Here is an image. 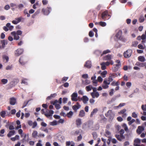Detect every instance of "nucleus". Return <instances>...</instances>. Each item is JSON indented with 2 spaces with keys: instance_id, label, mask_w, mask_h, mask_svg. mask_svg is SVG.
<instances>
[{
  "instance_id": "nucleus-2",
  "label": "nucleus",
  "mask_w": 146,
  "mask_h": 146,
  "mask_svg": "<svg viewBox=\"0 0 146 146\" xmlns=\"http://www.w3.org/2000/svg\"><path fill=\"white\" fill-rule=\"evenodd\" d=\"M106 116L109 119H113L115 116V114L111 110H109L105 114Z\"/></svg>"
},
{
  "instance_id": "nucleus-43",
  "label": "nucleus",
  "mask_w": 146,
  "mask_h": 146,
  "mask_svg": "<svg viewBox=\"0 0 146 146\" xmlns=\"http://www.w3.org/2000/svg\"><path fill=\"white\" fill-rule=\"evenodd\" d=\"M73 114V112L72 111H70L67 114V117L68 118H71Z\"/></svg>"
},
{
  "instance_id": "nucleus-7",
  "label": "nucleus",
  "mask_w": 146,
  "mask_h": 146,
  "mask_svg": "<svg viewBox=\"0 0 146 146\" xmlns=\"http://www.w3.org/2000/svg\"><path fill=\"white\" fill-rule=\"evenodd\" d=\"M23 50L22 48H19L16 50L15 52V56H18L23 53Z\"/></svg>"
},
{
  "instance_id": "nucleus-61",
  "label": "nucleus",
  "mask_w": 146,
  "mask_h": 146,
  "mask_svg": "<svg viewBox=\"0 0 146 146\" xmlns=\"http://www.w3.org/2000/svg\"><path fill=\"white\" fill-rule=\"evenodd\" d=\"M92 135H93V137H94V139H96L97 137V135L96 134V133L95 132H93L92 133Z\"/></svg>"
},
{
  "instance_id": "nucleus-1",
  "label": "nucleus",
  "mask_w": 146,
  "mask_h": 146,
  "mask_svg": "<svg viewBox=\"0 0 146 146\" xmlns=\"http://www.w3.org/2000/svg\"><path fill=\"white\" fill-rule=\"evenodd\" d=\"M110 15L107 11L103 12L101 14L102 19L104 21H105L109 19Z\"/></svg>"
},
{
  "instance_id": "nucleus-15",
  "label": "nucleus",
  "mask_w": 146,
  "mask_h": 146,
  "mask_svg": "<svg viewBox=\"0 0 146 146\" xmlns=\"http://www.w3.org/2000/svg\"><path fill=\"white\" fill-rule=\"evenodd\" d=\"M11 35L14 36V38L15 40H18L19 38V36L17 34L15 31H13L11 33Z\"/></svg>"
},
{
  "instance_id": "nucleus-48",
  "label": "nucleus",
  "mask_w": 146,
  "mask_h": 146,
  "mask_svg": "<svg viewBox=\"0 0 146 146\" xmlns=\"http://www.w3.org/2000/svg\"><path fill=\"white\" fill-rule=\"evenodd\" d=\"M131 119H127L128 121H129L128 124L129 125H131L133 122H134L135 121L134 119H132L131 121Z\"/></svg>"
},
{
  "instance_id": "nucleus-58",
  "label": "nucleus",
  "mask_w": 146,
  "mask_h": 146,
  "mask_svg": "<svg viewBox=\"0 0 146 146\" xmlns=\"http://www.w3.org/2000/svg\"><path fill=\"white\" fill-rule=\"evenodd\" d=\"M58 102V101L57 100H55L54 101H52L51 102V104H52L54 105H55L57 104V103Z\"/></svg>"
},
{
  "instance_id": "nucleus-25",
  "label": "nucleus",
  "mask_w": 146,
  "mask_h": 146,
  "mask_svg": "<svg viewBox=\"0 0 146 146\" xmlns=\"http://www.w3.org/2000/svg\"><path fill=\"white\" fill-rule=\"evenodd\" d=\"M138 48L140 49L144 50L145 49L146 46L145 44H140L138 45Z\"/></svg>"
},
{
  "instance_id": "nucleus-24",
  "label": "nucleus",
  "mask_w": 146,
  "mask_h": 146,
  "mask_svg": "<svg viewBox=\"0 0 146 146\" xmlns=\"http://www.w3.org/2000/svg\"><path fill=\"white\" fill-rule=\"evenodd\" d=\"M98 111V110L97 108H95L94 109L90 114V117H92L93 115H94L97 113Z\"/></svg>"
},
{
  "instance_id": "nucleus-6",
  "label": "nucleus",
  "mask_w": 146,
  "mask_h": 146,
  "mask_svg": "<svg viewBox=\"0 0 146 146\" xmlns=\"http://www.w3.org/2000/svg\"><path fill=\"white\" fill-rule=\"evenodd\" d=\"M51 10V8L48 7L46 9H42V12L44 15H47L50 13Z\"/></svg>"
},
{
  "instance_id": "nucleus-26",
  "label": "nucleus",
  "mask_w": 146,
  "mask_h": 146,
  "mask_svg": "<svg viewBox=\"0 0 146 146\" xmlns=\"http://www.w3.org/2000/svg\"><path fill=\"white\" fill-rule=\"evenodd\" d=\"M111 55L108 54L104 57V59L106 60H110L111 59Z\"/></svg>"
},
{
  "instance_id": "nucleus-9",
  "label": "nucleus",
  "mask_w": 146,
  "mask_h": 146,
  "mask_svg": "<svg viewBox=\"0 0 146 146\" xmlns=\"http://www.w3.org/2000/svg\"><path fill=\"white\" fill-rule=\"evenodd\" d=\"M78 95L77 93H74L71 95V100L73 101H78L77 97Z\"/></svg>"
},
{
  "instance_id": "nucleus-22",
  "label": "nucleus",
  "mask_w": 146,
  "mask_h": 146,
  "mask_svg": "<svg viewBox=\"0 0 146 146\" xmlns=\"http://www.w3.org/2000/svg\"><path fill=\"white\" fill-rule=\"evenodd\" d=\"M146 64V62L142 63L139 62H137L136 63L135 65L140 67H143L144 66H145Z\"/></svg>"
},
{
  "instance_id": "nucleus-20",
  "label": "nucleus",
  "mask_w": 146,
  "mask_h": 146,
  "mask_svg": "<svg viewBox=\"0 0 146 146\" xmlns=\"http://www.w3.org/2000/svg\"><path fill=\"white\" fill-rule=\"evenodd\" d=\"M81 100L83 101L84 104H86L87 102L88 101L89 99L86 96H84L82 98H81Z\"/></svg>"
},
{
  "instance_id": "nucleus-3",
  "label": "nucleus",
  "mask_w": 146,
  "mask_h": 146,
  "mask_svg": "<svg viewBox=\"0 0 146 146\" xmlns=\"http://www.w3.org/2000/svg\"><path fill=\"white\" fill-rule=\"evenodd\" d=\"M132 50L131 49H129L124 52L123 53L124 56L125 58H129L131 56L132 54Z\"/></svg>"
},
{
  "instance_id": "nucleus-31",
  "label": "nucleus",
  "mask_w": 146,
  "mask_h": 146,
  "mask_svg": "<svg viewBox=\"0 0 146 146\" xmlns=\"http://www.w3.org/2000/svg\"><path fill=\"white\" fill-rule=\"evenodd\" d=\"M6 111H2L0 113V115L3 118H5L6 113Z\"/></svg>"
},
{
  "instance_id": "nucleus-40",
  "label": "nucleus",
  "mask_w": 146,
  "mask_h": 146,
  "mask_svg": "<svg viewBox=\"0 0 146 146\" xmlns=\"http://www.w3.org/2000/svg\"><path fill=\"white\" fill-rule=\"evenodd\" d=\"M82 123L80 119H77L76 121V123L78 126L80 125Z\"/></svg>"
},
{
  "instance_id": "nucleus-35",
  "label": "nucleus",
  "mask_w": 146,
  "mask_h": 146,
  "mask_svg": "<svg viewBox=\"0 0 146 146\" xmlns=\"http://www.w3.org/2000/svg\"><path fill=\"white\" fill-rule=\"evenodd\" d=\"M3 58L4 61L5 60H6V61L5 62H8L9 58L7 56L5 55L3 56Z\"/></svg>"
},
{
  "instance_id": "nucleus-16",
  "label": "nucleus",
  "mask_w": 146,
  "mask_h": 146,
  "mask_svg": "<svg viewBox=\"0 0 146 146\" xmlns=\"http://www.w3.org/2000/svg\"><path fill=\"white\" fill-rule=\"evenodd\" d=\"M144 128L141 126H139L137 129V132L139 134H140L144 130Z\"/></svg>"
},
{
  "instance_id": "nucleus-62",
  "label": "nucleus",
  "mask_w": 146,
  "mask_h": 146,
  "mask_svg": "<svg viewBox=\"0 0 146 146\" xmlns=\"http://www.w3.org/2000/svg\"><path fill=\"white\" fill-rule=\"evenodd\" d=\"M94 35V34L93 32L92 31H90L89 32V35L90 37H92Z\"/></svg>"
},
{
  "instance_id": "nucleus-46",
  "label": "nucleus",
  "mask_w": 146,
  "mask_h": 146,
  "mask_svg": "<svg viewBox=\"0 0 146 146\" xmlns=\"http://www.w3.org/2000/svg\"><path fill=\"white\" fill-rule=\"evenodd\" d=\"M144 21V18L143 16H141L139 19V21L140 23L143 22Z\"/></svg>"
},
{
  "instance_id": "nucleus-39",
  "label": "nucleus",
  "mask_w": 146,
  "mask_h": 146,
  "mask_svg": "<svg viewBox=\"0 0 146 146\" xmlns=\"http://www.w3.org/2000/svg\"><path fill=\"white\" fill-rule=\"evenodd\" d=\"M37 132L36 131H34L32 133V136L33 137L36 138L37 135Z\"/></svg>"
},
{
  "instance_id": "nucleus-32",
  "label": "nucleus",
  "mask_w": 146,
  "mask_h": 146,
  "mask_svg": "<svg viewBox=\"0 0 146 146\" xmlns=\"http://www.w3.org/2000/svg\"><path fill=\"white\" fill-rule=\"evenodd\" d=\"M85 113L84 111L83 110H80V112L79 116L81 117H82L84 116Z\"/></svg>"
},
{
  "instance_id": "nucleus-12",
  "label": "nucleus",
  "mask_w": 146,
  "mask_h": 146,
  "mask_svg": "<svg viewBox=\"0 0 146 146\" xmlns=\"http://www.w3.org/2000/svg\"><path fill=\"white\" fill-rule=\"evenodd\" d=\"M126 111V110L125 109H123L121 110L119 112H118V113L119 114H123V118H125L126 116V114L125 113Z\"/></svg>"
},
{
  "instance_id": "nucleus-13",
  "label": "nucleus",
  "mask_w": 146,
  "mask_h": 146,
  "mask_svg": "<svg viewBox=\"0 0 146 146\" xmlns=\"http://www.w3.org/2000/svg\"><path fill=\"white\" fill-rule=\"evenodd\" d=\"M141 143V140L139 139H135L134 141V146H141V145H140Z\"/></svg>"
},
{
  "instance_id": "nucleus-56",
  "label": "nucleus",
  "mask_w": 146,
  "mask_h": 146,
  "mask_svg": "<svg viewBox=\"0 0 146 146\" xmlns=\"http://www.w3.org/2000/svg\"><path fill=\"white\" fill-rule=\"evenodd\" d=\"M141 108L143 111H146V104L145 105H142Z\"/></svg>"
},
{
  "instance_id": "nucleus-50",
  "label": "nucleus",
  "mask_w": 146,
  "mask_h": 146,
  "mask_svg": "<svg viewBox=\"0 0 146 146\" xmlns=\"http://www.w3.org/2000/svg\"><path fill=\"white\" fill-rule=\"evenodd\" d=\"M125 103H120L118 106L116 107H115V108H119V107H121L124 106L125 105Z\"/></svg>"
},
{
  "instance_id": "nucleus-37",
  "label": "nucleus",
  "mask_w": 146,
  "mask_h": 146,
  "mask_svg": "<svg viewBox=\"0 0 146 146\" xmlns=\"http://www.w3.org/2000/svg\"><path fill=\"white\" fill-rule=\"evenodd\" d=\"M92 88V86L89 85L86 87V89L87 92H89L91 90Z\"/></svg>"
},
{
  "instance_id": "nucleus-52",
  "label": "nucleus",
  "mask_w": 146,
  "mask_h": 146,
  "mask_svg": "<svg viewBox=\"0 0 146 146\" xmlns=\"http://www.w3.org/2000/svg\"><path fill=\"white\" fill-rule=\"evenodd\" d=\"M27 80V79H23L22 80V82H21V84H24L26 85H27L28 83L26 81Z\"/></svg>"
},
{
  "instance_id": "nucleus-8",
  "label": "nucleus",
  "mask_w": 146,
  "mask_h": 146,
  "mask_svg": "<svg viewBox=\"0 0 146 146\" xmlns=\"http://www.w3.org/2000/svg\"><path fill=\"white\" fill-rule=\"evenodd\" d=\"M20 63L22 65H24L27 62V61H25V58L23 56H21L19 60Z\"/></svg>"
},
{
  "instance_id": "nucleus-38",
  "label": "nucleus",
  "mask_w": 146,
  "mask_h": 146,
  "mask_svg": "<svg viewBox=\"0 0 146 146\" xmlns=\"http://www.w3.org/2000/svg\"><path fill=\"white\" fill-rule=\"evenodd\" d=\"M102 27L105 26L106 25V23L104 22L101 21L98 23Z\"/></svg>"
},
{
  "instance_id": "nucleus-27",
  "label": "nucleus",
  "mask_w": 146,
  "mask_h": 146,
  "mask_svg": "<svg viewBox=\"0 0 146 146\" xmlns=\"http://www.w3.org/2000/svg\"><path fill=\"white\" fill-rule=\"evenodd\" d=\"M6 26L9 28V29L10 31H12L14 28L13 26L11 25V24L10 23H7L6 24Z\"/></svg>"
},
{
  "instance_id": "nucleus-41",
  "label": "nucleus",
  "mask_w": 146,
  "mask_h": 146,
  "mask_svg": "<svg viewBox=\"0 0 146 146\" xmlns=\"http://www.w3.org/2000/svg\"><path fill=\"white\" fill-rule=\"evenodd\" d=\"M107 71L106 70H105L102 72L101 74L103 78H104L106 77V74H107Z\"/></svg>"
},
{
  "instance_id": "nucleus-42",
  "label": "nucleus",
  "mask_w": 146,
  "mask_h": 146,
  "mask_svg": "<svg viewBox=\"0 0 146 146\" xmlns=\"http://www.w3.org/2000/svg\"><path fill=\"white\" fill-rule=\"evenodd\" d=\"M138 43L137 41H135L132 42L131 46L136 47Z\"/></svg>"
},
{
  "instance_id": "nucleus-28",
  "label": "nucleus",
  "mask_w": 146,
  "mask_h": 146,
  "mask_svg": "<svg viewBox=\"0 0 146 146\" xmlns=\"http://www.w3.org/2000/svg\"><path fill=\"white\" fill-rule=\"evenodd\" d=\"M56 94L54 93L53 94H52L50 95V96H48L46 98L47 100H50L52 98L55 97V96H56Z\"/></svg>"
},
{
  "instance_id": "nucleus-30",
  "label": "nucleus",
  "mask_w": 146,
  "mask_h": 146,
  "mask_svg": "<svg viewBox=\"0 0 146 146\" xmlns=\"http://www.w3.org/2000/svg\"><path fill=\"white\" fill-rule=\"evenodd\" d=\"M138 59L139 61L141 62H144L145 60L144 57L142 56H140L138 57Z\"/></svg>"
},
{
  "instance_id": "nucleus-21",
  "label": "nucleus",
  "mask_w": 146,
  "mask_h": 146,
  "mask_svg": "<svg viewBox=\"0 0 146 146\" xmlns=\"http://www.w3.org/2000/svg\"><path fill=\"white\" fill-rule=\"evenodd\" d=\"M19 80L17 79H15L11 82V84L13 86H15L18 82Z\"/></svg>"
},
{
  "instance_id": "nucleus-49",
  "label": "nucleus",
  "mask_w": 146,
  "mask_h": 146,
  "mask_svg": "<svg viewBox=\"0 0 146 146\" xmlns=\"http://www.w3.org/2000/svg\"><path fill=\"white\" fill-rule=\"evenodd\" d=\"M83 83L85 85H87L90 83V81L88 80H86L84 82H83Z\"/></svg>"
},
{
  "instance_id": "nucleus-55",
  "label": "nucleus",
  "mask_w": 146,
  "mask_h": 146,
  "mask_svg": "<svg viewBox=\"0 0 146 146\" xmlns=\"http://www.w3.org/2000/svg\"><path fill=\"white\" fill-rule=\"evenodd\" d=\"M123 127L124 128V129L125 131H128V128L125 124L124 123L123 124Z\"/></svg>"
},
{
  "instance_id": "nucleus-57",
  "label": "nucleus",
  "mask_w": 146,
  "mask_h": 146,
  "mask_svg": "<svg viewBox=\"0 0 146 146\" xmlns=\"http://www.w3.org/2000/svg\"><path fill=\"white\" fill-rule=\"evenodd\" d=\"M132 116L133 118H136L137 117V115L135 112H133L132 113Z\"/></svg>"
},
{
  "instance_id": "nucleus-36",
  "label": "nucleus",
  "mask_w": 146,
  "mask_h": 146,
  "mask_svg": "<svg viewBox=\"0 0 146 146\" xmlns=\"http://www.w3.org/2000/svg\"><path fill=\"white\" fill-rule=\"evenodd\" d=\"M101 69L102 70H104L106 69V65L104 64V62H103L101 64Z\"/></svg>"
},
{
  "instance_id": "nucleus-47",
  "label": "nucleus",
  "mask_w": 146,
  "mask_h": 146,
  "mask_svg": "<svg viewBox=\"0 0 146 146\" xmlns=\"http://www.w3.org/2000/svg\"><path fill=\"white\" fill-rule=\"evenodd\" d=\"M1 82H2L3 84H6L8 82V80L7 79H3L1 80Z\"/></svg>"
},
{
  "instance_id": "nucleus-4",
  "label": "nucleus",
  "mask_w": 146,
  "mask_h": 146,
  "mask_svg": "<svg viewBox=\"0 0 146 146\" xmlns=\"http://www.w3.org/2000/svg\"><path fill=\"white\" fill-rule=\"evenodd\" d=\"M111 52L110 50H104L102 53L99 50H96L95 51V53L96 54L98 55H100L101 56H102L103 55L110 53Z\"/></svg>"
},
{
  "instance_id": "nucleus-14",
  "label": "nucleus",
  "mask_w": 146,
  "mask_h": 146,
  "mask_svg": "<svg viewBox=\"0 0 146 146\" xmlns=\"http://www.w3.org/2000/svg\"><path fill=\"white\" fill-rule=\"evenodd\" d=\"M122 31L121 30H119L116 34L115 36L117 38H118L119 39H122Z\"/></svg>"
},
{
  "instance_id": "nucleus-17",
  "label": "nucleus",
  "mask_w": 146,
  "mask_h": 146,
  "mask_svg": "<svg viewBox=\"0 0 146 146\" xmlns=\"http://www.w3.org/2000/svg\"><path fill=\"white\" fill-rule=\"evenodd\" d=\"M92 98H94L95 97L98 98L99 96V94L98 92H92L91 93Z\"/></svg>"
},
{
  "instance_id": "nucleus-63",
  "label": "nucleus",
  "mask_w": 146,
  "mask_h": 146,
  "mask_svg": "<svg viewBox=\"0 0 146 146\" xmlns=\"http://www.w3.org/2000/svg\"><path fill=\"white\" fill-rule=\"evenodd\" d=\"M113 78L112 77V76H110L108 78V81L109 82H111L113 80Z\"/></svg>"
},
{
  "instance_id": "nucleus-19",
  "label": "nucleus",
  "mask_w": 146,
  "mask_h": 146,
  "mask_svg": "<svg viewBox=\"0 0 146 146\" xmlns=\"http://www.w3.org/2000/svg\"><path fill=\"white\" fill-rule=\"evenodd\" d=\"M92 66L91 63L90 61L88 60L87 61L84 65V66L87 67L88 68H90Z\"/></svg>"
},
{
  "instance_id": "nucleus-18",
  "label": "nucleus",
  "mask_w": 146,
  "mask_h": 146,
  "mask_svg": "<svg viewBox=\"0 0 146 146\" xmlns=\"http://www.w3.org/2000/svg\"><path fill=\"white\" fill-rule=\"evenodd\" d=\"M76 104L77 105H74L72 107L73 109L75 111H76L81 107V106L79 104L78 102H77Z\"/></svg>"
},
{
  "instance_id": "nucleus-45",
  "label": "nucleus",
  "mask_w": 146,
  "mask_h": 146,
  "mask_svg": "<svg viewBox=\"0 0 146 146\" xmlns=\"http://www.w3.org/2000/svg\"><path fill=\"white\" fill-rule=\"evenodd\" d=\"M17 124L18 125H19V126L17 127L16 129H18L19 128H21V125H20V122L19 120H18L17 121Z\"/></svg>"
},
{
  "instance_id": "nucleus-60",
  "label": "nucleus",
  "mask_w": 146,
  "mask_h": 146,
  "mask_svg": "<svg viewBox=\"0 0 146 146\" xmlns=\"http://www.w3.org/2000/svg\"><path fill=\"white\" fill-rule=\"evenodd\" d=\"M82 77L84 79H86L88 78V75L87 74H84L82 75Z\"/></svg>"
},
{
  "instance_id": "nucleus-34",
  "label": "nucleus",
  "mask_w": 146,
  "mask_h": 146,
  "mask_svg": "<svg viewBox=\"0 0 146 146\" xmlns=\"http://www.w3.org/2000/svg\"><path fill=\"white\" fill-rule=\"evenodd\" d=\"M50 124L51 125L54 126L57 125L58 124V122L57 121L54 120L52 122H50Z\"/></svg>"
},
{
  "instance_id": "nucleus-23",
  "label": "nucleus",
  "mask_w": 146,
  "mask_h": 146,
  "mask_svg": "<svg viewBox=\"0 0 146 146\" xmlns=\"http://www.w3.org/2000/svg\"><path fill=\"white\" fill-rule=\"evenodd\" d=\"M115 137L118 140L120 141H121L124 138L123 136L121 135H115Z\"/></svg>"
},
{
  "instance_id": "nucleus-53",
  "label": "nucleus",
  "mask_w": 146,
  "mask_h": 146,
  "mask_svg": "<svg viewBox=\"0 0 146 146\" xmlns=\"http://www.w3.org/2000/svg\"><path fill=\"white\" fill-rule=\"evenodd\" d=\"M22 19H23V18H22V17H19L18 18H16L15 20L17 22H18V23L21 21Z\"/></svg>"
},
{
  "instance_id": "nucleus-33",
  "label": "nucleus",
  "mask_w": 146,
  "mask_h": 146,
  "mask_svg": "<svg viewBox=\"0 0 146 146\" xmlns=\"http://www.w3.org/2000/svg\"><path fill=\"white\" fill-rule=\"evenodd\" d=\"M15 133V131L14 130L10 131L7 134L8 137H11V136L14 135Z\"/></svg>"
},
{
  "instance_id": "nucleus-29",
  "label": "nucleus",
  "mask_w": 146,
  "mask_h": 146,
  "mask_svg": "<svg viewBox=\"0 0 146 146\" xmlns=\"http://www.w3.org/2000/svg\"><path fill=\"white\" fill-rule=\"evenodd\" d=\"M1 43L2 44L3 48H4L5 44H7V40H1Z\"/></svg>"
},
{
  "instance_id": "nucleus-10",
  "label": "nucleus",
  "mask_w": 146,
  "mask_h": 146,
  "mask_svg": "<svg viewBox=\"0 0 146 146\" xmlns=\"http://www.w3.org/2000/svg\"><path fill=\"white\" fill-rule=\"evenodd\" d=\"M9 103L11 105H14L16 103V99L14 97L10 98Z\"/></svg>"
},
{
  "instance_id": "nucleus-51",
  "label": "nucleus",
  "mask_w": 146,
  "mask_h": 146,
  "mask_svg": "<svg viewBox=\"0 0 146 146\" xmlns=\"http://www.w3.org/2000/svg\"><path fill=\"white\" fill-rule=\"evenodd\" d=\"M24 13L25 15H27V17H29L30 16V14L28 13L26 9H25L24 10Z\"/></svg>"
},
{
  "instance_id": "nucleus-54",
  "label": "nucleus",
  "mask_w": 146,
  "mask_h": 146,
  "mask_svg": "<svg viewBox=\"0 0 146 146\" xmlns=\"http://www.w3.org/2000/svg\"><path fill=\"white\" fill-rule=\"evenodd\" d=\"M106 135L108 136V137L110 138V137H111L110 136L111 135V133L108 130H106Z\"/></svg>"
},
{
  "instance_id": "nucleus-59",
  "label": "nucleus",
  "mask_w": 146,
  "mask_h": 146,
  "mask_svg": "<svg viewBox=\"0 0 146 146\" xmlns=\"http://www.w3.org/2000/svg\"><path fill=\"white\" fill-rule=\"evenodd\" d=\"M111 141L114 144H115L117 142V140L114 138H113L112 139L111 138Z\"/></svg>"
},
{
  "instance_id": "nucleus-5",
  "label": "nucleus",
  "mask_w": 146,
  "mask_h": 146,
  "mask_svg": "<svg viewBox=\"0 0 146 146\" xmlns=\"http://www.w3.org/2000/svg\"><path fill=\"white\" fill-rule=\"evenodd\" d=\"M115 62L117 63V64H115V66L114 67V68L113 69V71L114 72H116L118 70L119 68L121 66V63H120V60H116L115 61Z\"/></svg>"
},
{
  "instance_id": "nucleus-44",
  "label": "nucleus",
  "mask_w": 146,
  "mask_h": 146,
  "mask_svg": "<svg viewBox=\"0 0 146 146\" xmlns=\"http://www.w3.org/2000/svg\"><path fill=\"white\" fill-rule=\"evenodd\" d=\"M5 132V130L4 129H2L0 131V136L3 137L4 136V135H3L4 133Z\"/></svg>"
},
{
  "instance_id": "nucleus-64",
  "label": "nucleus",
  "mask_w": 146,
  "mask_h": 146,
  "mask_svg": "<svg viewBox=\"0 0 146 146\" xmlns=\"http://www.w3.org/2000/svg\"><path fill=\"white\" fill-rule=\"evenodd\" d=\"M126 85L127 87L129 88L131 85V83L129 82H127L126 83Z\"/></svg>"
},
{
  "instance_id": "nucleus-11",
  "label": "nucleus",
  "mask_w": 146,
  "mask_h": 146,
  "mask_svg": "<svg viewBox=\"0 0 146 146\" xmlns=\"http://www.w3.org/2000/svg\"><path fill=\"white\" fill-rule=\"evenodd\" d=\"M53 113L54 111L53 110H50L49 111V112H47L46 111L44 115L47 117L48 118L52 116Z\"/></svg>"
}]
</instances>
